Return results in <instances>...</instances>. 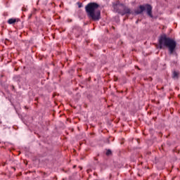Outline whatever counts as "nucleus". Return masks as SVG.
<instances>
[{"mask_svg": "<svg viewBox=\"0 0 180 180\" xmlns=\"http://www.w3.org/2000/svg\"><path fill=\"white\" fill-rule=\"evenodd\" d=\"M159 44L160 49H162V47H168L169 54H172V53L175 51L176 47V42L174 39L167 37V35H162L160 37Z\"/></svg>", "mask_w": 180, "mask_h": 180, "instance_id": "obj_2", "label": "nucleus"}, {"mask_svg": "<svg viewBox=\"0 0 180 180\" xmlns=\"http://www.w3.org/2000/svg\"><path fill=\"white\" fill-rule=\"evenodd\" d=\"M145 9L147 11V15L150 16V18H153V7L150 4H146L145 6H139V8L135 10V13L136 15H140L144 12Z\"/></svg>", "mask_w": 180, "mask_h": 180, "instance_id": "obj_3", "label": "nucleus"}, {"mask_svg": "<svg viewBox=\"0 0 180 180\" xmlns=\"http://www.w3.org/2000/svg\"><path fill=\"white\" fill-rule=\"evenodd\" d=\"M116 6H114V9H116Z\"/></svg>", "mask_w": 180, "mask_h": 180, "instance_id": "obj_8", "label": "nucleus"}, {"mask_svg": "<svg viewBox=\"0 0 180 180\" xmlns=\"http://www.w3.org/2000/svg\"><path fill=\"white\" fill-rule=\"evenodd\" d=\"M179 73L178 72L174 71L173 72V78H178Z\"/></svg>", "mask_w": 180, "mask_h": 180, "instance_id": "obj_6", "label": "nucleus"}, {"mask_svg": "<svg viewBox=\"0 0 180 180\" xmlns=\"http://www.w3.org/2000/svg\"><path fill=\"white\" fill-rule=\"evenodd\" d=\"M110 154H112V150H108L106 152V155H110Z\"/></svg>", "mask_w": 180, "mask_h": 180, "instance_id": "obj_7", "label": "nucleus"}, {"mask_svg": "<svg viewBox=\"0 0 180 180\" xmlns=\"http://www.w3.org/2000/svg\"><path fill=\"white\" fill-rule=\"evenodd\" d=\"M79 8H81V6H79Z\"/></svg>", "mask_w": 180, "mask_h": 180, "instance_id": "obj_9", "label": "nucleus"}, {"mask_svg": "<svg viewBox=\"0 0 180 180\" xmlns=\"http://www.w3.org/2000/svg\"><path fill=\"white\" fill-rule=\"evenodd\" d=\"M99 4L96 3H89L86 6L87 16L92 20H99L101 19V11L98 10Z\"/></svg>", "mask_w": 180, "mask_h": 180, "instance_id": "obj_1", "label": "nucleus"}, {"mask_svg": "<svg viewBox=\"0 0 180 180\" xmlns=\"http://www.w3.org/2000/svg\"><path fill=\"white\" fill-rule=\"evenodd\" d=\"M115 12H117L118 13H120V15H122V16H124V15H127L130 13V8L127 7H124L123 11L116 10Z\"/></svg>", "mask_w": 180, "mask_h": 180, "instance_id": "obj_4", "label": "nucleus"}, {"mask_svg": "<svg viewBox=\"0 0 180 180\" xmlns=\"http://www.w3.org/2000/svg\"><path fill=\"white\" fill-rule=\"evenodd\" d=\"M13 23H16V19L15 18H10L8 20V25H13Z\"/></svg>", "mask_w": 180, "mask_h": 180, "instance_id": "obj_5", "label": "nucleus"}]
</instances>
